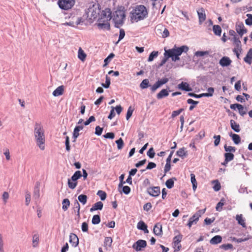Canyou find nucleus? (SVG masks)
<instances>
[{"instance_id": "47", "label": "nucleus", "mask_w": 252, "mask_h": 252, "mask_svg": "<svg viewBox=\"0 0 252 252\" xmlns=\"http://www.w3.org/2000/svg\"><path fill=\"white\" fill-rule=\"evenodd\" d=\"M167 52H168L166 50H165V52L164 54V57L162 60V61H161V63L159 64L160 66H161L163 64H164L166 63V62H167V60L170 58V57H168V56Z\"/></svg>"}, {"instance_id": "14", "label": "nucleus", "mask_w": 252, "mask_h": 252, "mask_svg": "<svg viewBox=\"0 0 252 252\" xmlns=\"http://www.w3.org/2000/svg\"><path fill=\"white\" fill-rule=\"evenodd\" d=\"M236 30L240 36H242L244 33L247 32V29L245 28L243 24L241 23L237 25L236 26Z\"/></svg>"}, {"instance_id": "37", "label": "nucleus", "mask_w": 252, "mask_h": 252, "mask_svg": "<svg viewBox=\"0 0 252 252\" xmlns=\"http://www.w3.org/2000/svg\"><path fill=\"white\" fill-rule=\"evenodd\" d=\"M77 185V181H74L72 180V178L68 180V187L71 189H74L76 188Z\"/></svg>"}, {"instance_id": "16", "label": "nucleus", "mask_w": 252, "mask_h": 252, "mask_svg": "<svg viewBox=\"0 0 252 252\" xmlns=\"http://www.w3.org/2000/svg\"><path fill=\"white\" fill-rule=\"evenodd\" d=\"M197 14L198 16L199 22L202 23L206 20V18L205 12L204 8H199L197 10Z\"/></svg>"}, {"instance_id": "46", "label": "nucleus", "mask_w": 252, "mask_h": 252, "mask_svg": "<svg viewBox=\"0 0 252 252\" xmlns=\"http://www.w3.org/2000/svg\"><path fill=\"white\" fill-rule=\"evenodd\" d=\"M116 143L117 145V148L119 150H121L123 148L124 143L122 138H120L118 140H116Z\"/></svg>"}, {"instance_id": "59", "label": "nucleus", "mask_w": 252, "mask_h": 252, "mask_svg": "<svg viewBox=\"0 0 252 252\" xmlns=\"http://www.w3.org/2000/svg\"><path fill=\"white\" fill-rule=\"evenodd\" d=\"M9 193L7 192L4 191L3 193L2 199L3 200L4 204H6L7 203V200L9 198Z\"/></svg>"}, {"instance_id": "10", "label": "nucleus", "mask_w": 252, "mask_h": 252, "mask_svg": "<svg viewBox=\"0 0 252 252\" xmlns=\"http://www.w3.org/2000/svg\"><path fill=\"white\" fill-rule=\"evenodd\" d=\"M182 239V235L181 234L175 236L173 238V245L175 251H179L181 247L180 242Z\"/></svg>"}, {"instance_id": "57", "label": "nucleus", "mask_w": 252, "mask_h": 252, "mask_svg": "<svg viewBox=\"0 0 252 252\" xmlns=\"http://www.w3.org/2000/svg\"><path fill=\"white\" fill-rule=\"evenodd\" d=\"M234 42L235 45V48H241V43L240 40L238 38H237L236 37H234Z\"/></svg>"}, {"instance_id": "29", "label": "nucleus", "mask_w": 252, "mask_h": 252, "mask_svg": "<svg viewBox=\"0 0 252 252\" xmlns=\"http://www.w3.org/2000/svg\"><path fill=\"white\" fill-rule=\"evenodd\" d=\"M78 57L82 61H84L86 58V54L81 48H79L78 52Z\"/></svg>"}, {"instance_id": "40", "label": "nucleus", "mask_w": 252, "mask_h": 252, "mask_svg": "<svg viewBox=\"0 0 252 252\" xmlns=\"http://www.w3.org/2000/svg\"><path fill=\"white\" fill-rule=\"evenodd\" d=\"M78 200L82 203L83 205H85L87 203V196L85 194H80L78 197Z\"/></svg>"}, {"instance_id": "64", "label": "nucleus", "mask_w": 252, "mask_h": 252, "mask_svg": "<svg viewBox=\"0 0 252 252\" xmlns=\"http://www.w3.org/2000/svg\"><path fill=\"white\" fill-rule=\"evenodd\" d=\"M152 207V204L150 202L146 203L143 206V209L146 211H149Z\"/></svg>"}, {"instance_id": "8", "label": "nucleus", "mask_w": 252, "mask_h": 252, "mask_svg": "<svg viewBox=\"0 0 252 252\" xmlns=\"http://www.w3.org/2000/svg\"><path fill=\"white\" fill-rule=\"evenodd\" d=\"M156 33L161 36L163 38L167 37L169 35L168 30L162 24H158L156 27Z\"/></svg>"}, {"instance_id": "41", "label": "nucleus", "mask_w": 252, "mask_h": 252, "mask_svg": "<svg viewBox=\"0 0 252 252\" xmlns=\"http://www.w3.org/2000/svg\"><path fill=\"white\" fill-rule=\"evenodd\" d=\"M82 176L81 172L80 171H76L73 176L71 177L72 180L77 181V180L81 178Z\"/></svg>"}, {"instance_id": "43", "label": "nucleus", "mask_w": 252, "mask_h": 252, "mask_svg": "<svg viewBox=\"0 0 252 252\" xmlns=\"http://www.w3.org/2000/svg\"><path fill=\"white\" fill-rule=\"evenodd\" d=\"M213 183L214 184L213 189L214 190L217 191L220 189V184L218 180L213 181Z\"/></svg>"}, {"instance_id": "21", "label": "nucleus", "mask_w": 252, "mask_h": 252, "mask_svg": "<svg viewBox=\"0 0 252 252\" xmlns=\"http://www.w3.org/2000/svg\"><path fill=\"white\" fill-rule=\"evenodd\" d=\"M64 91V86L62 85L58 87L53 92V95L54 96H58L63 94Z\"/></svg>"}, {"instance_id": "44", "label": "nucleus", "mask_w": 252, "mask_h": 252, "mask_svg": "<svg viewBox=\"0 0 252 252\" xmlns=\"http://www.w3.org/2000/svg\"><path fill=\"white\" fill-rule=\"evenodd\" d=\"M39 242V236L38 234H34L32 237V246L33 247H36Z\"/></svg>"}, {"instance_id": "28", "label": "nucleus", "mask_w": 252, "mask_h": 252, "mask_svg": "<svg viewBox=\"0 0 252 252\" xmlns=\"http://www.w3.org/2000/svg\"><path fill=\"white\" fill-rule=\"evenodd\" d=\"M230 136L235 144H238L240 143L241 138L239 135L231 133Z\"/></svg>"}, {"instance_id": "62", "label": "nucleus", "mask_w": 252, "mask_h": 252, "mask_svg": "<svg viewBox=\"0 0 252 252\" xmlns=\"http://www.w3.org/2000/svg\"><path fill=\"white\" fill-rule=\"evenodd\" d=\"M183 111V109H180L178 110L174 111L172 112L171 117L172 118H174L179 115L180 114V113Z\"/></svg>"}, {"instance_id": "11", "label": "nucleus", "mask_w": 252, "mask_h": 252, "mask_svg": "<svg viewBox=\"0 0 252 252\" xmlns=\"http://www.w3.org/2000/svg\"><path fill=\"white\" fill-rule=\"evenodd\" d=\"M147 192L152 196L157 197L160 193V188L159 187H149L147 189Z\"/></svg>"}, {"instance_id": "42", "label": "nucleus", "mask_w": 252, "mask_h": 252, "mask_svg": "<svg viewBox=\"0 0 252 252\" xmlns=\"http://www.w3.org/2000/svg\"><path fill=\"white\" fill-rule=\"evenodd\" d=\"M158 51H153L151 54H150L148 61V62H152L154 60V58L158 57Z\"/></svg>"}, {"instance_id": "56", "label": "nucleus", "mask_w": 252, "mask_h": 252, "mask_svg": "<svg viewBox=\"0 0 252 252\" xmlns=\"http://www.w3.org/2000/svg\"><path fill=\"white\" fill-rule=\"evenodd\" d=\"M231 238L232 241L236 242L237 243H241V242H242L244 241H247L249 239V237H248L245 238L244 239H242V238L237 239L235 237H231Z\"/></svg>"}, {"instance_id": "9", "label": "nucleus", "mask_w": 252, "mask_h": 252, "mask_svg": "<svg viewBox=\"0 0 252 252\" xmlns=\"http://www.w3.org/2000/svg\"><path fill=\"white\" fill-rule=\"evenodd\" d=\"M146 246L147 242L145 240H139L133 244L132 248L138 252L142 251Z\"/></svg>"}, {"instance_id": "27", "label": "nucleus", "mask_w": 252, "mask_h": 252, "mask_svg": "<svg viewBox=\"0 0 252 252\" xmlns=\"http://www.w3.org/2000/svg\"><path fill=\"white\" fill-rule=\"evenodd\" d=\"M164 85V83L159 80L157 81L151 88V90L152 92H155L158 88Z\"/></svg>"}, {"instance_id": "53", "label": "nucleus", "mask_w": 252, "mask_h": 252, "mask_svg": "<svg viewBox=\"0 0 252 252\" xmlns=\"http://www.w3.org/2000/svg\"><path fill=\"white\" fill-rule=\"evenodd\" d=\"M147 155L150 158H153L155 157V153L153 147L149 149L147 152Z\"/></svg>"}, {"instance_id": "18", "label": "nucleus", "mask_w": 252, "mask_h": 252, "mask_svg": "<svg viewBox=\"0 0 252 252\" xmlns=\"http://www.w3.org/2000/svg\"><path fill=\"white\" fill-rule=\"evenodd\" d=\"M153 231L156 235H161L162 234L161 224L159 223H156L154 226Z\"/></svg>"}, {"instance_id": "35", "label": "nucleus", "mask_w": 252, "mask_h": 252, "mask_svg": "<svg viewBox=\"0 0 252 252\" xmlns=\"http://www.w3.org/2000/svg\"><path fill=\"white\" fill-rule=\"evenodd\" d=\"M187 152L186 151V149L183 147L180 148L178 151H177L176 154L178 156L183 158L187 155Z\"/></svg>"}, {"instance_id": "32", "label": "nucleus", "mask_w": 252, "mask_h": 252, "mask_svg": "<svg viewBox=\"0 0 252 252\" xmlns=\"http://www.w3.org/2000/svg\"><path fill=\"white\" fill-rule=\"evenodd\" d=\"M224 158L225 159V162H228L233 159L234 155L232 153L227 152L224 154Z\"/></svg>"}, {"instance_id": "48", "label": "nucleus", "mask_w": 252, "mask_h": 252, "mask_svg": "<svg viewBox=\"0 0 252 252\" xmlns=\"http://www.w3.org/2000/svg\"><path fill=\"white\" fill-rule=\"evenodd\" d=\"M110 78L108 76V75H106L105 77V83H102L101 85L105 88H108L110 86Z\"/></svg>"}, {"instance_id": "25", "label": "nucleus", "mask_w": 252, "mask_h": 252, "mask_svg": "<svg viewBox=\"0 0 252 252\" xmlns=\"http://www.w3.org/2000/svg\"><path fill=\"white\" fill-rule=\"evenodd\" d=\"M103 204L101 201L95 203L90 209V211L93 212L97 210H101L103 208Z\"/></svg>"}, {"instance_id": "33", "label": "nucleus", "mask_w": 252, "mask_h": 252, "mask_svg": "<svg viewBox=\"0 0 252 252\" xmlns=\"http://www.w3.org/2000/svg\"><path fill=\"white\" fill-rule=\"evenodd\" d=\"M190 177H191V182L192 184V188L194 190H195L197 186V182L195 179V176L194 174L191 173L190 174Z\"/></svg>"}, {"instance_id": "50", "label": "nucleus", "mask_w": 252, "mask_h": 252, "mask_svg": "<svg viewBox=\"0 0 252 252\" xmlns=\"http://www.w3.org/2000/svg\"><path fill=\"white\" fill-rule=\"evenodd\" d=\"M97 194L100 197L101 200H104L106 198V193L102 190H98Z\"/></svg>"}, {"instance_id": "13", "label": "nucleus", "mask_w": 252, "mask_h": 252, "mask_svg": "<svg viewBox=\"0 0 252 252\" xmlns=\"http://www.w3.org/2000/svg\"><path fill=\"white\" fill-rule=\"evenodd\" d=\"M200 217V214L196 213L190 218L188 223V226L190 228L194 223H196L198 221Z\"/></svg>"}, {"instance_id": "63", "label": "nucleus", "mask_w": 252, "mask_h": 252, "mask_svg": "<svg viewBox=\"0 0 252 252\" xmlns=\"http://www.w3.org/2000/svg\"><path fill=\"white\" fill-rule=\"evenodd\" d=\"M81 229L82 231L84 232H88V223L86 222H84L82 224Z\"/></svg>"}, {"instance_id": "1", "label": "nucleus", "mask_w": 252, "mask_h": 252, "mask_svg": "<svg viewBox=\"0 0 252 252\" xmlns=\"http://www.w3.org/2000/svg\"><path fill=\"white\" fill-rule=\"evenodd\" d=\"M111 14L110 8H105L102 10L100 18L98 19V23L96 24L99 30H109L110 29L109 21L112 17Z\"/></svg>"}, {"instance_id": "15", "label": "nucleus", "mask_w": 252, "mask_h": 252, "mask_svg": "<svg viewBox=\"0 0 252 252\" xmlns=\"http://www.w3.org/2000/svg\"><path fill=\"white\" fill-rule=\"evenodd\" d=\"M235 219L239 225H241L244 228L246 227V220L242 214L237 215Z\"/></svg>"}, {"instance_id": "52", "label": "nucleus", "mask_w": 252, "mask_h": 252, "mask_svg": "<svg viewBox=\"0 0 252 252\" xmlns=\"http://www.w3.org/2000/svg\"><path fill=\"white\" fill-rule=\"evenodd\" d=\"M247 19L245 20V23L247 25H252V15L251 14H247Z\"/></svg>"}, {"instance_id": "2", "label": "nucleus", "mask_w": 252, "mask_h": 252, "mask_svg": "<svg viewBox=\"0 0 252 252\" xmlns=\"http://www.w3.org/2000/svg\"><path fill=\"white\" fill-rule=\"evenodd\" d=\"M34 134L37 145L41 150H44L45 142L44 130L41 124L37 123L35 124Z\"/></svg>"}, {"instance_id": "34", "label": "nucleus", "mask_w": 252, "mask_h": 252, "mask_svg": "<svg viewBox=\"0 0 252 252\" xmlns=\"http://www.w3.org/2000/svg\"><path fill=\"white\" fill-rule=\"evenodd\" d=\"M62 205H63V206H62L63 209L64 211H66L68 209V208L70 205V201H69V199L67 198L64 199L63 201Z\"/></svg>"}, {"instance_id": "60", "label": "nucleus", "mask_w": 252, "mask_h": 252, "mask_svg": "<svg viewBox=\"0 0 252 252\" xmlns=\"http://www.w3.org/2000/svg\"><path fill=\"white\" fill-rule=\"evenodd\" d=\"M114 57L113 53L110 54L105 60H104V65H106L110 62L112 58Z\"/></svg>"}, {"instance_id": "39", "label": "nucleus", "mask_w": 252, "mask_h": 252, "mask_svg": "<svg viewBox=\"0 0 252 252\" xmlns=\"http://www.w3.org/2000/svg\"><path fill=\"white\" fill-rule=\"evenodd\" d=\"M149 80L148 79H145L142 81V82L140 84V87L142 89H146L149 87Z\"/></svg>"}, {"instance_id": "6", "label": "nucleus", "mask_w": 252, "mask_h": 252, "mask_svg": "<svg viewBox=\"0 0 252 252\" xmlns=\"http://www.w3.org/2000/svg\"><path fill=\"white\" fill-rule=\"evenodd\" d=\"M100 12V8L99 4H94L90 6L87 11L88 20L92 23L99 16Z\"/></svg>"}, {"instance_id": "49", "label": "nucleus", "mask_w": 252, "mask_h": 252, "mask_svg": "<svg viewBox=\"0 0 252 252\" xmlns=\"http://www.w3.org/2000/svg\"><path fill=\"white\" fill-rule=\"evenodd\" d=\"M224 150L227 152H235L236 151V149L234 147H232L231 146H227L226 145H225L224 146Z\"/></svg>"}, {"instance_id": "22", "label": "nucleus", "mask_w": 252, "mask_h": 252, "mask_svg": "<svg viewBox=\"0 0 252 252\" xmlns=\"http://www.w3.org/2000/svg\"><path fill=\"white\" fill-rule=\"evenodd\" d=\"M231 128L235 132H239L240 131V125L234 120H231L230 121Z\"/></svg>"}, {"instance_id": "19", "label": "nucleus", "mask_w": 252, "mask_h": 252, "mask_svg": "<svg viewBox=\"0 0 252 252\" xmlns=\"http://www.w3.org/2000/svg\"><path fill=\"white\" fill-rule=\"evenodd\" d=\"M178 88L179 89L186 91H190L192 90L189 84L184 82H182L181 83L179 84L178 85Z\"/></svg>"}, {"instance_id": "4", "label": "nucleus", "mask_w": 252, "mask_h": 252, "mask_svg": "<svg viewBox=\"0 0 252 252\" xmlns=\"http://www.w3.org/2000/svg\"><path fill=\"white\" fill-rule=\"evenodd\" d=\"M126 19V11L124 7H119L114 12L113 20L115 23V26L119 28L122 26Z\"/></svg>"}, {"instance_id": "3", "label": "nucleus", "mask_w": 252, "mask_h": 252, "mask_svg": "<svg viewBox=\"0 0 252 252\" xmlns=\"http://www.w3.org/2000/svg\"><path fill=\"white\" fill-rule=\"evenodd\" d=\"M148 13V10L144 5H137L131 12L130 18L131 20L138 22L145 19Z\"/></svg>"}, {"instance_id": "24", "label": "nucleus", "mask_w": 252, "mask_h": 252, "mask_svg": "<svg viewBox=\"0 0 252 252\" xmlns=\"http://www.w3.org/2000/svg\"><path fill=\"white\" fill-rule=\"evenodd\" d=\"M169 92L166 89H162L157 95L158 99H160L168 96Z\"/></svg>"}, {"instance_id": "54", "label": "nucleus", "mask_w": 252, "mask_h": 252, "mask_svg": "<svg viewBox=\"0 0 252 252\" xmlns=\"http://www.w3.org/2000/svg\"><path fill=\"white\" fill-rule=\"evenodd\" d=\"M220 248L226 251L229 249H233V246L231 244H223L220 246Z\"/></svg>"}, {"instance_id": "20", "label": "nucleus", "mask_w": 252, "mask_h": 252, "mask_svg": "<svg viewBox=\"0 0 252 252\" xmlns=\"http://www.w3.org/2000/svg\"><path fill=\"white\" fill-rule=\"evenodd\" d=\"M244 61L248 63L249 64H251L252 63V49L251 48L248 51L246 56L244 59Z\"/></svg>"}, {"instance_id": "23", "label": "nucleus", "mask_w": 252, "mask_h": 252, "mask_svg": "<svg viewBox=\"0 0 252 252\" xmlns=\"http://www.w3.org/2000/svg\"><path fill=\"white\" fill-rule=\"evenodd\" d=\"M137 227L138 229L143 230L145 233L148 232L147 226L143 221H140L138 222Z\"/></svg>"}, {"instance_id": "45", "label": "nucleus", "mask_w": 252, "mask_h": 252, "mask_svg": "<svg viewBox=\"0 0 252 252\" xmlns=\"http://www.w3.org/2000/svg\"><path fill=\"white\" fill-rule=\"evenodd\" d=\"M100 221V216L98 215H94L92 219V223L94 224H97Z\"/></svg>"}, {"instance_id": "38", "label": "nucleus", "mask_w": 252, "mask_h": 252, "mask_svg": "<svg viewBox=\"0 0 252 252\" xmlns=\"http://www.w3.org/2000/svg\"><path fill=\"white\" fill-rule=\"evenodd\" d=\"M174 180H176V179L174 178L169 179L166 181L165 185L167 188L171 189L173 187L174 184Z\"/></svg>"}, {"instance_id": "30", "label": "nucleus", "mask_w": 252, "mask_h": 252, "mask_svg": "<svg viewBox=\"0 0 252 252\" xmlns=\"http://www.w3.org/2000/svg\"><path fill=\"white\" fill-rule=\"evenodd\" d=\"M113 242L112 238L110 237H106L104 241V247L107 249L108 247H111Z\"/></svg>"}, {"instance_id": "5", "label": "nucleus", "mask_w": 252, "mask_h": 252, "mask_svg": "<svg viewBox=\"0 0 252 252\" xmlns=\"http://www.w3.org/2000/svg\"><path fill=\"white\" fill-rule=\"evenodd\" d=\"M167 51L168 57L172 58V61L176 62L180 60L179 56L183 52H187L189 50V48L187 46L183 45L180 47H176L175 46L173 48L171 49L166 50Z\"/></svg>"}, {"instance_id": "12", "label": "nucleus", "mask_w": 252, "mask_h": 252, "mask_svg": "<svg viewBox=\"0 0 252 252\" xmlns=\"http://www.w3.org/2000/svg\"><path fill=\"white\" fill-rule=\"evenodd\" d=\"M69 241L73 247H76L79 244V239L77 236L73 233L70 234Z\"/></svg>"}, {"instance_id": "36", "label": "nucleus", "mask_w": 252, "mask_h": 252, "mask_svg": "<svg viewBox=\"0 0 252 252\" xmlns=\"http://www.w3.org/2000/svg\"><path fill=\"white\" fill-rule=\"evenodd\" d=\"M187 103L189 104H192V105H190L189 107V110L191 111L195 107V105L198 103V101H194L191 98H189L187 100Z\"/></svg>"}, {"instance_id": "61", "label": "nucleus", "mask_w": 252, "mask_h": 252, "mask_svg": "<svg viewBox=\"0 0 252 252\" xmlns=\"http://www.w3.org/2000/svg\"><path fill=\"white\" fill-rule=\"evenodd\" d=\"M74 208L77 210V215L78 217H80V205L77 201L74 203Z\"/></svg>"}, {"instance_id": "51", "label": "nucleus", "mask_w": 252, "mask_h": 252, "mask_svg": "<svg viewBox=\"0 0 252 252\" xmlns=\"http://www.w3.org/2000/svg\"><path fill=\"white\" fill-rule=\"evenodd\" d=\"M133 111L134 109L131 106H129L128 107L126 115V119L127 120H128L131 117Z\"/></svg>"}, {"instance_id": "58", "label": "nucleus", "mask_w": 252, "mask_h": 252, "mask_svg": "<svg viewBox=\"0 0 252 252\" xmlns=\"http://www.w3.org/2000/svg\"><path fill=\"white\" fill-rule=\"evenodd\" d=\"M170 163H171L170 162H166V164L164 167V176H165L166 175V173L170 170V168H171Z\"/></svg>"}, {"instance_id": "31", "label": "nucleus", "mask_w": 252, "mask_h": 252, "mask_svg": "<svg viewBox=\"0 0 252 252\" xmlns=\"http://www.w3.org/2000/svg\"><path fill=\"white\" fill-rule=\"evenodd\" d=\"M213 31L215 35L220 36L221 33V29L219 25H214L213 27Z\"/></svg>"}, {"instance_id": "55", "label": "nucleus", "mask_w": 252, "mask_h": 252, "mask_svg": "<svg viewBox=\"0 0 252 252\" xmlns=\"http://www.w3.org/2000/svg\"><path fill=\"white\" fill-rule=\"evenodd\" d=\"M214 140V145L215 146H217L219 145L220 143V135H214L213 137Z\"/></svg>"}, {"instance_id": "26", "label": "nucleus", "mask_w": 252, "mask_h": 252, "mask_svg": "<svg viewBox=\"0 0 252 252\" xmlns=\"http://www.w3.org/2000/svg\"><path fill=\"white\" fill-rule=\"evenodd\" d=\"M222 241V238L220 235H216L213 237L210 240V243L213 245H216L220 243Z\"/></svg>"}, {"instance_id": "17", "label": "nucleus", "mask_w": 252, "mask_h": 252, "mask_svg": "<svg viewBox=\"0 0 252 252\" xmlns=\"http://www.w3.org/2000/svg\"><path fill=\"white\" fill-rule=\"evenodd\" d=\"M232 61L228 57H223L219 62V63L222 66H227L229 65Z\"/></svg>"}, {"instance_id": "7", "label": "nucleus", "mask_w": 252, "mask_h": 252, "mask_svg": "<svg viewBox=\"0 0 252 252\" xmlns=\"http://www.w3.org/2000/svg\"><path fill=\"white\" fill-rule=\"evenodd\" d=\"M75 3V0H59L58 1V4L59 7L64 10H68L71 9Z\"/></svg>"}]
</instances>
